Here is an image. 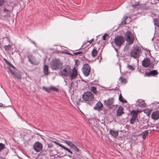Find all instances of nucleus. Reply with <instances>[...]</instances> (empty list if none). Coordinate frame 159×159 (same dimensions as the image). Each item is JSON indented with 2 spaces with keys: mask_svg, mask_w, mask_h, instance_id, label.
Segmentation results:
<instances>
[{
  "mask_svg": "<svg viewBox=\"0 0 159 159\" xmlns=\"http://www.w3.org/2000/svg\"><path fill=\"white\" fill-rule=\"evenodd\" d=\"M98 53V51L95 49H93L92 52V56L93 57H95L97 55Z\"/></svg>",
  "mask_w": 159,
  "mask_h": 159,
  "instance_id": "28",
  "label": "nucleus"
},
{
  "mask_svg": "<svg viewBox=\"0 0 159 159\" xmlns=\"http://www.w3.org/2000/svg\"><path fill=\"white\" fill-rule=\"evenodd\" d=\"M5 148V145L2 143H0V152Z\"/></svg>",
  "mask_w": 159,
  "mask_h": 159,
  "instance_id": "31",
  "label": "nucleus"
},
{
  "mask_svg": "<svg viewBox=\"0 0 159 159\" xmlns=\"http://www.w3.org/2000/svg\"><path fill=\"white\" fill-rule=\"evenodd\" d=\"M151 118L154 120H158L159 118V112L155 111L153 112L151 115Z\"/></svg>",
  "mask_w": 159,
  "mask_h": 159,
  "instance_id": "17",
  "label": "nucleus"
},
{
  "mask_svg": "<svg viewBox=\"0 0 159 159\" xmlns=\"http://www.w3.org/2000/svg\"><path fill=\"white\" fill-rule=\"evenodd\" d=\"M31 42L33 43L34 45H36V43H35L33 41H31Z\"/></svg>",
  "mask_w": 159,
  "mask_h": 159,
  "instance_id": "54",
  "label": "nucleus"
},
{
  "mask_svg": "<svg viewBox=\"0 0 159 159\" xmlns=\"http://www.w3.org/2000/svg\"><path fill=\"white\" fill-rule=\"evenodd\" d=\"M3 48L6 51H9L11 48V46L9 44L7 45H5L3 46Z\"/></svg>",
  "mask_w": 159,
  "mask_h": 159,
  "instance_id": "30",
  "label": "nucleus"
},
{
  "mask_svg": "<svg viewBox=\"0 0 159 159\" xmlns=\"http://www.w3.org/2000/svg\"><path fill=\"white\" fill-rule=\"evenodd\" d=\"M2 49V47L0 46V50Z\"/></svg>",
  "mask_w": 159,
  "mask_h": 159,
  "instance_id": "61",
  "label": "nucleus"
},
{
  "mask_svg": "<svg viewBox=\"0 0 159 159\" xmlns=\"http://www.w3.org/2000/svg\"><path fill=\"white\" fill-rule=\"evenodd\" d=\"M43 73L44 75H48L50 72L48 71V66L47 65H44L43 67Z\"/></svg>",
  "mask_w": 159,
  "mask_h": 159,
  "instance_id": "18",
  "label": "nucleus"
},
{
  "mask_svg": "<svg viewBox=\"0 0 159 159\" xmlns=\"http://www.w3.org/2000/svg\"><path fill=\"white\" fill-rule=\"evenodd\" d=\"M62 65V63L59 59H55L51 62V68L53 70H56L60 69Z\"/></svg>",
  "mask_w": 159,
  "mask_h": 159,
  "instance_id": "3",
  "label": "nucleus"
},
{
  "mask_svg": "<svg viewBox=\"0 0 159 159\" xmlns=\"http://www.w3.org/2000/svg\"><path fill=\"white\" fill-rule=\"evenodd\" d=\"M109 36V35L107 34H104L102 36V39L104 40H105L106 39V37H108Z\"/></svg>",
  "mask_w": 159,
  "mask_h": 159,
  "instance_id": "39",
  "label": "nucleus"
},
{
  "mask_svg": "<svg viewBox=\"0 0 159 159\" xmlns=\"http://www.w3.org/2000/svg\"><path fill=\"white\" fill-rule=\"evenodd\" d=\"M65 143H66L68 146L72 148L74 144L71 141L66 140L64 141Z\"/></svg>",
  "mask_w": 159,
  "mask_h": 159,
  "instance_id": "26",
  "label": "nucleus"
},
{
  "mask_svg": "<svg viewBox=\"0 0 159 159\" xmlns=\"http://www.w3.org/2000/svg\"><path fill=\"white\" fill-rule=\"evenodd\" d=\"M127 67L129 69L131 70H134V68L133 66L128 65L127 66Z\"/></svg>",
  "mask_w": 159,
  "mask_h": 159,
  "instance_id": "37",
  "label": "nucleus"
},
{
  "mask_svg": "<svg viewBox=\"0 0 159 159\" xmlns=\"http://www.w3.org/2000/svg\"><path fill=\"white\" fill-rule=\"evenodd\" d=\"M71 148H73L75 151L77 152H79L80 151V149L74 144Z\"/></svg>",
  "mask_w": 159,
  "mask_h": 159,
  "instance_id": "32",
  "label": "nucleus"
},
{
  "mask_svg": "<svg viewBox=\"0 0 159 159\" xmlns=\"http://www.w3.org/2000/svg\"><path fill=\"white\" fill-rule=\"evenodd\" d=\"M14 75L18 79H20L21 78V75L17 73H15Z\"/></svg>",
  "mask_w": 159,
  "mask_h": 159,
  "instance_id": "35",
  "label": "nucleus"
},
{
  "mask_svg": "<svg viewBox=\"0 0 159 159\" xmlns=\"http://www.w3.org/2000/svg\"><path fill=\"white\" fill-rule=\"evenodd\" d=\"M139 125L140 127H142L141 129H147V128L149 127L148 124V120L146 119H143L141 120L139 123Z\"/></svg>",
  "mask_w": 159,
  "mask_h": 159,
  "instance_id": "10",
  "label": "nucleus"
},
{
  "mask_svg": "<svg viewBox=\"0 0 159 159\" xmlns=\"http://www.w3.org/2000/svg\"><path fill=\"white\" fill-rule=\"evenodd\" d=\"M130 114L132 115V117L130 120V123L133 124L135 122L137 117V113L136 111L133 110L131 112Z\"/></svg>",
  "mask_w": 159,
  "mask_h": 159,
  "instance_id": "11",
  "label": "nucleus"
},
{
  "mask_svg": "<svg viewBox=\"0 0 159 159\" xmlns=\"http://www.w3.org/2000/svg\"><path fill=\"white\" fill-rule=\"evenodd\" d=\"M124 108L121 106H120L116 111V116H121L122 114H124L123 111Z\"/></svg>",
  "mask_w": 159,
  "mask_h": 159,
  "instance_id": "16",
  "label": "nucleus"
},
{
  "mask_svg": "<svg viewBox=\"0 0 159 159\" xmlns=\"http://www.w3.org/2000/svg\"><path fill=\"white\" fill-rule=\"evenodd\" d=\"M145 75L147 76H151V71H145Z\"/></svg>",
  "mask_w": 159,
  "mask_h": 159,
  "instance_id": "40",
  "label": "nucleus"
},
{
  "mask_svg": "<svg viewBox=\"0 0 159 159\" xmlns=\"http://www.w3.org/2000/svg\"><path fill=\"white\" fill-rule=\"evenodd\" d=\"M124 38L128 45L132 44L134 40V36L130 30H127L124 35Z\"/></svg>",
  "mask_w": 159,
  "mask_h": 159,
  "instance_id": "2",
  "label": "nucleus"
},
{
  "mask_svg": "<svg viewBox=\"0 0 159 159\" xmlns=\"http://www.w3.org/2000/svg\"><path fill=\"white\" fill-rule=\"evenodd\" d=\"M142 66L145 67H148L150 65V58L145 57L142 61Z\"/></svg>",
  "mask_w": 159,
  "mask_h": 159,
  "instance_id": "14",
  "label": "nucleus"
},
{
  "mask_svg": "<svg viewBox=\"0 0 159 159\" xmlns=\"http://www.w3.org/2000/svg\"><path fill=\"white\" fill-rule=\"evenodd\" d=\"M3 11L7 13V14H10V11L8 10L6 8H4L3 9Z\"/></svg>",
  "mask_w": 159,
  "mask_h": 159,
  "instance_id": "36",
  "label": "nucleus"
},
{
  "mask_svg": "<svg viewBox=\"0 0 159 159\" xmlns=\"http://www.w3.org/2000/svg\"><path fill=\"white\" fill-rule=\"evenodd\" d=\"M60 70L59 73L62 76L67 77L69 76L71 72V69L70 66L68 65H65L61 66L60 68Z\"/></svg>",
  "mask_w": 159,
  "mask_h": 159,
  "instance_id": "1",
  "label": "nucleus"
},
{
  "mask_svg": "<svg viewBox=\"0 0 159 159\" xmlns=\"http://www.w3.org/2000/svg\"><path fill=\"white\" fill-rule=\"evenodd\" d=\"M113 43L112 42H111V45H112V47L114 48V49L116 51V52H117V49L114 46H113Z\"/></svg>",
  "mask_w": 159,
  "mask_h": 159,
  "instance_id": "44",
  "label": "nucleus"
},
{
  "mask_svg": "<svg viewBox=\"0 0 159 159\" xmlns=\"http://www.w3.org/2000/svg\"><path fill=\"white\" fill-rule=\"evenodd\" d=\"M158 62V61H156V64H157V62Z\"/></svg>",
  "mask_w": 159,
  "mask_h": 159,
  "instance_id": "57",
  "label": "nucleus"
},
{
  "mask_svg": "<svg viewBox=\"0 0 159 159\" xmlns=\"http://www.w3.org/2000/svg\"><path fill=\"white\" fill-rule=\"evenodd\" d=\"M146 52H149V56H150V57H152V56L151 55V54L150 53V50H149L148 49V50H146Z\"/></svg>",
  "mask_w": 159,
  "mask_h": 159,
  "instance_id": "45",
  "label": "nucleus"
},
{
  "mask_svg": "<svg viewBox=\"0 0 159 159\" xmlns=\"http://www.w3.org/2000/svg\"><path fill=\"white\" fill-rule=\"evenodd\" d=\"M93 84V82H91V83H90V84Z\"/></svg>",
  "mask_w": 159,
  "mask_h": 159,
  "instance_id": "59",
  "label": "nucleus"
},
{
  "mask_svg": "<svg viewBox=\"0 0 159 159\" xmlns=\"http://www.w3.org/2000/svg\"><path fill=\"white\" fill-rule=\"evenodd\" d=\"M93 121L94 123L93 124H92V125H93V126H94L95 125L97 124V121L95 119H93L90 120V122H91L92 123Z\"/></svg>",
  "mask_w": 159,
  "mask_h": 159,
  "instance_id": "34",
  "label": "nucleus"
},
{
  "mask_svg": "<svg viewBox=\"0 0 159 159\" xmlns=\"http://www.w3.org/2000/svg\"><path fill=\"white\" fill-rule=\"evenodd\" d=\"M73 54L75 55H78V54L80 55H82L83 54V52H74Z\"/></svg>",
  "mask_w": 159,
  "mask_h": 159,
  "instance_id": "41",
  "label": "nucleus"
},
{
  "mask_svg": "<svg viewBox=\"0 0 159 159\" xmlns=\"http://www.w3.org/2000/svg\"><path fill=\"white\" fill-rule=\"evenodd\" d=\"M67 53V54H70V53H68V52H67V53Z\"/></svg>",
  "mask_w": 159,
  "mask_h": 159,
  "instance_id": "58",
  "label": "nucleus"
},
{
  "mask_svg": "<svg viewBox=\"0 0 159 159\" xmlns=\"http://www.w3.org/2000/svg\"><path fill=\"white\" fill-rule=\"evenodd\" d=\"M82 98L85 101H93L94 100V95L91 92L87 91L84 93Z\"/></svg>",
  "mask_w": 159,
  "mask_h": 159,
  "instance_id": "5",
  "label": "nucleus"
},
{
  "mask_svg": "<svg viewBox=\"0 0 159 159\" xmlns=\"http://www.w3.org/2000/svg\"><path fill=\"white\" fill-rule=\"evenodd\" d=\"M103 105L102 103L99 101L96 104L95 106L94 107V109L98 111H100L102 110Z\"/></svg>",
  "mask_w": 159,
  "mask_h": 159,
  "instance_id": "15",
  "label": "nucleus"
},
{
  "mask_svg": "<svg viewBox=\"0 0 159 159\" xmlns=\"http://www.w3.org/2000/svg\"><path fill=\"white\" fill-rule=\"evenodd\" d=\"M27 58L28 59V61L30 62L32 64H34V62L32 61V59L33 58L32 55L31 54H28L27 55Z\"/></svg>",
  "mask_w": 159,
  "mask_h": 159,
  "instance_id": "25",
  "label": "nucleus"
},
{
  "mask_svg": "<svg viewBox=\"0 0 159 159\" xmlns=\"http://www.w3.org/2000/svg\"><path fill=\"white\" fill-rule=\"evenodd\" d=\"M114 42L120 48L121 46L124 42V38L122 36L116 35L114 39Z\"/></svg>",
  "mask_w": 159,
  "mask_h": 159,
  "instance_id": "6",
  "label": "nucleus"
},
{
  "mask_svg": "<svg viewBox=\"0 0 159 159\" xmlns=\"http://www.w3.org/2000/svg\"><path fill=\"white\" fill-rule=\"evenodd\" d=\"M157 1L159 2V0H157Z\"/></svg>",
  "mask_w": 159,
  "mask_h": 159,
  "instance_id": "63",
  "label": "nucleus"
},
{
  "mask_svg": "<svg viewBox=\"0 0 159 159\" xmlns=\"http://www.w3.org/2000/svg\"><path fill=\"white\" fill-rule=\"evenodd\" d=\"M151 76H155L157 75L158 72L156 70H153L151 71Z\"/></svg>",
  "mask_w": 159,
  "mask_h": 159,
  "instance_id": "29",
  "label": "nucleus"
},
{
  "mask_svg": "<svg viewBox=\"0 0 159 159\" xmlns=\"http://www.w3.org/2000/svg\"><path fill=\"white\" fill-rule=\"evenodd\" d=\"M3 105V104L2 103H0V107H2V106Z\"/></svg>",
  "mask_w": 159,
  "mask_h": 159,
  "instance_id": "55",
  "label": "nucleus"
},
{
  "mask_svg": "<svg viewBox=\"0 0 159 159\" xmlns=\"http://www.w3.org/2000/svg\"><path fill=\"white\" fill-rule=\"evenodd\" d=\"M138 5H139V4H138V3H136L134 5L133 4V7H134V6H137Z\"/></svg>",
  "mask_w": 159,
  "mask_h": 159,
  "instance_id": "53",
  "label": "nucleus"
},
{
  "mask_svg": "<svg viewBox=\"0 0 159 159\" xmlns=\"http://www.w3.org/2000/svg\"><path fill=\"white\" fill-rule=\"evenodd\" d=\"M148 130H146L144 131L142 134H141L142 135V138L143 139H145L146 137L148 136Z\"/></svg>",
  "mask_w": 159,
  "mask_h": 159,
  "instance_id": "23",
  "label": "nucleus"
},
{
  "mask_svg": "<svg viewBox=\"0 0 159 159\" xmlns=\"http://www.w3.org/2000/svg\"><path fill=\"white\" fill-rule=\"evenodd\" d=\"M93 38L90 40H89V41H88V42L89 43V44H90L93 41Z\"/></svg>",
  "mask_w": 159,
  "mask_h": 159,
  "instance_id": "49",
  "label": "nucleus"
},
{
  "mask_svg": "<svg viewBox=\"0 0 159 159\" xmlns=\"http://www.w3.org/2000/svg\"><path fill=\"white\" fill-rule=\"evenodd\" d=\"M10 71H11V74L14 75V74H15V73L13 71L11 70H10Z\"/></svg>",
  "mask_w": 159,
  "mask_h": 159,
  "instance_id": "51",
  "label": "nucleus"
},
{
  "mask_svg": "<svg viewBox=\"0 0 159 159\" xmlns=\"http://www.w3.org/2000/svg\"><path fill=\"white\" fill-rule=\"evenodd\" d=\"M141 52V49L139 47H138L137 46L133 47L130 53V56L134 58H136L140 55Z\"/></svg>",
  "mask_w": 159,
  "mask_h": 159,
  "instance_id": "4",
  "label": "nucleus"
},
{
  "mask_svg": "<svg viewBox=\"0 0 159 159\" xmlns=\"http://www.w3.org/2000/svg\"><path fill=\"white\" fill-rule=\"evenodd\" d=\"M104 104L106 106L111 108V106L112 105L113 106H114L113 105L114 103V101L113 100V98H109L107 100H105L104 101Z\"/></svg>",
  "mask_w": 159,
  "mask_h": 159,
  "instance_id": "13",
  "label": "nucleus"
},
{
  "mask_svg": "<svg viewBox=\"0 0 159 159\" xmlns=\"http://www.w3.org/2000/svg\"><path fill=\"white\" fill-rule=\"evenodd\" d=\"M52 142L53 143H55V144H56L57 145H58L59 147H61V146L60 145H62V144H61L60 143H58L56 141H54L53 140V141H52Z\"/></svg>",
  "mask_w": 159,
  "mask_h": 159,
  "instance_id": "43",
  "label": "nucleus"
},
{
  "mask_svg": "<svg viewBox=\"0 0 159 159\" xmlns=\"http://www.w3.org/2000/svg\"><path fill=\"white\" fill-rule=\"evenodd\" d=\"M138 103L137 105L140 107H144L145 105H146V104L144 102V101H142L141 100H138Z\"/></svg>",
  "mask_w": 159,
  "mask_h": 159,
  "instance_id": "22",
  "label": "nucleus"
},
{
  "mask_svg": "<svg viewBox=\"0 0 159 159\" xmlns=\"http://www.w3.org/2000/svg\"><path fill=\"white\" fill-rule=\"evenodd\" d=\"M119 80L121 82H124V83H126V79L125 78H123L122 76L120 77Z\"/></svg>",
  "mask_w": 159,
  "mask_h": 159,
  "instance_id": "33",
  "label": "nucleus"
},
{
  "mask_svg": "<svg viewBox=\"0 0 159 159\" xmlns=\"http://www.w3.org/2000/svg\"><path fill=\"white\" fill-rule=\"evenodd\" d=\"M9 66H10V67H11L14 69H16V68L13 65H12L11 64V63H10V64L9 65Z\"/></svg>",
  "mask_w": 159,
  "mask_h": 159,
  "instance_id": "46",
  "label": "nucleus"
},
{
  "mask_svg": "<svg viewBox=\"0 0 159 159\" xmlns=\"http://www.w3.org/2000/svg\"><path fill=\"white\" fill-rule=\"evenodd\" d=\"M151 57L152 58L151 62H156L155 61V58L153 57Z\"/></svg>",
  "mask_w": 159,
  "mask_h": 159,
  "instance_id": "48",
  "label": "nucleus"
},
{
  "mask_svg": "<svg viewBox=\"0 0 159 159\" xmlns=\"http://www.w3.org/2000/svg\"><path fill=\"white\" fill-rule=\"evenodd\" d=\"M10 106H7V107H10Z\"/></svg>",
  "mask_w": 159,
  "mask_h": 159,
  "instance_id": "64",
  "label": "nucleus"
},
{
  "mask_svg": "<svg viewBox=\"0 0 159 159\" xmlns=\"http://www.w3.org/2000/svg\"><path fill=\"white\" fill-rule=\"evenodd\" d=\"M29 40L31 42V41H32L30 39H29Z\"/></svg>",
  "mask_w": 159,
  "mask_h": 159,
  "instance_id": "60",
  "label": "nucleus"
},
{
  "mask_svg": "<svg viewBox=\"0 0 159 159\" xmlns=\"http://www.w3.org/2000/svg\"><path fill=\"white\" fill-rule=\"evenodd\" d=\"M139 72L141 74H143L144 73L141 70H139Z\"/></svg>",
  "mask_w": 159,
  "mask_h": 159,
  "instance_id": "50",
  "label": "nucleus"
},
{
  "mask_svg": "<svg viewBox=\"0 0 159 159\" xmlns=\"http://www.w3.org/2000/svg\"><path fill=\"white\" fill-rule=\"evenodd\" d=\"M70 84H71V83H70ZM72 87V86H71V84H70V86L69 87L70 89H71Z\"/></svg>",
  "mask_w": 159,
  "mask_h": 159,
  "instance_id": "56",
  "label": "nucleus"
},
{
  "mask_svg": "<svg viewBox=\"0 0 159 159\" xmlns=\"http://www.w3.org/2000/svg\"><path fill=\"white\" fill-rule=\"evenodd\" d=\"M127 18V16H124L123 18V20L119 24V25L120 26H121L123 25L127 24V23L126 22V20Z\"/></svg>",
  "mask_w": 159,
  "mask_h": 159,
  "instance_id": "21",
  "label": "nucleus"
},
{
  "mask_svg": "<svg viewBox=\"0 0 159 159\" xmlns=\"http://www.w3.org/2000/svg\"><path fill=\"white\" fill-rule=\"evenodd\" d=\"M53 146V145H52V144H50L48 145V147L51 148Z\"/></svg>",
  "mask_w": 159,
  "mask_h": 159,
  "instance_id": "52",
  "label": "nucleus"
},
{
  "mask_svg": "<svg viewBox=\"0 0 159 159\" xmlns=\"http://www.w3.org/2000/svg\"><path fill=\"white\" fill-rule=\"evenodd\" d=\"M5 2V0H0V7L3 5Z\"/></svg>",
  "mask_w": 159,
  "mask_h": 159,
  "instance_id": "42",
  "label": "nucleus"
},
{
  "mask_svg": "<svg viewBox=\"0 0 159 159\" xmlns=\"http://www.w3.org/2000/svg\"><path fill=\"white\" fill-rule=\"evenodd\" d=\"M110 134L114 137L116 138L118 135V131L113 129L110 130Z\"/></svg>",
  "mask_w": 159,
  "mask_h": 159,
  "instance_id": "19",
  "label": "nucleus"
},
{
  "mask_svg": "<svg viewBox=\"0 0 159 159\" xmlns=\"http://www.w3.org/2000/svg\"><path fill=\"white\" fill-rule=\"evenodd\" d=\"M42 88L46 91L48 93L51 92V90H52L54 92H59L58 89L56 88L55 87L51 86L50 87H46L45 86H43Z\"/></svg>",
  "mask_w": 159,
  "mask_h": 159,
  "instance_id": "12",
  "label": "nucleus"
},
{
  "mask_svg": "<svg viewBox=\"0 0 159 159\" xmlns=\"http://www.w3.org/2000/svg\"><path fill=\"white\" fill-rule=\"evenodd\" d=\"M33 148L34 151L36 152H39L42 150L43 146L41 143L37 142L34 144Z\"/></svg>",
  "mask_w": 159,
  "mask_h": 159,
  "instance_id": "9",
  "label": "nucleus"
},
{
  "mask_svg": "<svg viewBox=\"0 0 159 159\" xmlns=\"http://www.w3.org/2000/svg\"><path fill=\"white\" fill-rule=\"evenodd\" d=\"M119 100L120 101L122 102V103L127 102V101L123 97H122L121 93L119 95Z\"/></svg>",
  "mask_w": 159,
  "mask_h": 159,
  "instance_id": "24",
  "label": "nucleus"
},
{
  "mask_svg": "<svg viewBox=\"0 0 159 159\" xmlns=\"http://www.w3.org/2000/svg\"><path fill=\"white\" fill-rule=\"evenodd\" d=\"M6 63L8 65V66L11 63H10L8 61H7V60L5 59V60Z\"/></svg>",
  "mask_w": 159,
  "mask_h": 159,
  "instance_id": "47",
  "label": "nucleus"
},
{
  "mask_svg": "<svg viewBox=\"0 0 159 159\" xmlns=\"http://www.w3.org/2000/svg\"><path fill=\"white\" fill-rule=\"evenodd\" d=\"M61 146V147L63 149H64L65 150H66V151H68L70 154H72V151H71L67 147H66L65 146H63V145H60Z\"/></svg>",
  "mask_w": 159,
  "mask_h": 159,
  "instance_id": "27",
  "label": "nucleus"
},
{
  "mask_svg": "<svg viewBox=\"0 0 159 159\" xmlns=\"http://www.w3.org/2000/svg\"><path fill=\"white\" fill-rule=\"evenodd\" d=\"M91 67L88 64H85L83 66L82 68V71L84 75L85 76H88L90 72Z\"/></svg>",
  "mask_w": 159,
  "mask_h": 159,
  "instance_id": "7",
  "label": "nucleus"
},
{
  "mask_svg": "<svg viewBox=\"0 0 159 159\" xmlns=\"http://www.w3.org/2000/svg\"><path fill=\"white\" fill-rule=\"evenodd\" d=\"M77 75V71L74 67L72 70H71L70 73L69 75V82L71 83V86H72V85L73 84V82L72 81L73 80L76 78Z\"/></svg>",
  "mask_w": 159,
  "mask_h": 159,
  "instance_id": "8",
  "label": "nucleus"
},
{
  "mask_svg": "<svg viewBox=\"0 0 159 159\" xmlns=\"http://www.w3.org/2000/svg\"><path fill=\"white\" fill-rule=\"evenodd\" d=\"M148 54H149V52H146Z\"/></svg>",
  "mask_w": 159,
  "mask_h": 159,
  "instance_id": "62",
  "label": "nucleus"
},
{
  "mask_svg": "<svg viewBox=\"0 0 159 159\" xmlns=\"http://www.w3.org/2000/svg\"><path fill=\"white\" fill-rule=\"evenodd\" d=\"M90 90L96 95L99 94V92L97 90L96 86H92L91 87Z\"/></svg>",
  "mask_w": 159,
  "mask_h": 159,
  "instance_id": "20",
  "label": "nucleus"
},
{
  "mask_svg": "<svg viewBox=\"0 0 159 159\" xmlns=\"http://www.w3.org/2000/svg\"><path fill=\"white\" fill-rule=\"evenodd\" d=\"M155 64V62H150V65L149 66L150 68H153Z\"/></svg>",
  "mask_w": 159,
  "mask_h": 159,
  "instance_id": "38",
  "label": "nucleus"
}]
</instances>
